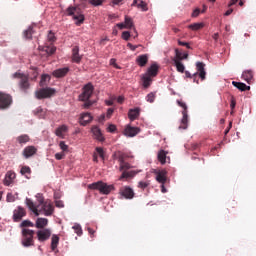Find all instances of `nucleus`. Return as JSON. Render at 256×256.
Masks as SVG:
<instances>
[{"label":"nucleus","mask_w":256,"mask_h":256,"mask_svg":"<svg viewBox=\"0 0 256 256\" xmlns=\"http://www.w3.org/2000/svg\"><path fill=\"white\" fill-rule=\"evenodd\" d=\"M16 141L19 145H27L31 141V138L27 134H22L16 138Z\"/></svg>","instance_id":"cd10ccee"},{"label":"nucleus","mask_w":256,"mask_h":256,"mask_svg":"<svg viewBox=\"0 0 256 256\" xmlns=\"http://www.w3.org/2000/svg\"><path fill=\"white\" fill-rule=\"evenodd\" d=\"M36 154H37V147H35V146H27L22 151V155H23L24 159H29V158L33 157V155H36Z\"/></svg>","instance_id":"f3484780"},{"label":"nucleus","mask_w":256,"mask_h":256,"mask_svg":"<svg viewBox=\"0 0 256 256\" xmlns=\"http://www.w3.org/2000/svg\"><path fill=\"white\" fill-rule=\"evenodd\" d=\"M48 41H50V43H55L56 41L55 34L51 31L48 33Z\"/></svg>","instance_id":"5fc2aeb1"},{"label":"nucleus","mask_w":256,"mask_h":256,"mask_svg":"<svg viewBox=\"0 0 256 256\" xmlns=\"http://www.w3.org/2000/svg\"><path fill=\"white\" fill-rule=\"evenodd\" d=\"M17 177V174L13 171H8L5 175V178L3 180V183L6 187H9L10 185H13L15 179Z\"/></svg>","instance_id":"dca6fc26"},{"label":"nucleus","mask_w":256,"mask_h":256,"mask_svg":"<svg viewBox=\"0 0 256 256\" xmlns=\"http://www.w3.org/2000/svg\"><path fill=\"white\" fill-rule=\"evenodd\" d=\"M205 27V23L199 22V23H193L188 25V29H191V31H201Z\"/></svg>","instance_id":"e433bc0d"},{"label":"nucleus","mask_w":256,"mask_h":256,"mask_svg":"<svg viewBox=\"0 0 256 256\" xmlns=\"http://www.w3.org/2000/svg\"><path fill=\"white\" fill-rule=\"evenodd\" d=\"M36 98L38 99H49L55 95V89L53 88H42L35 92Z\"/></svg>","instance_id":"1a4fd4ad"},{"label":"nucleus","mask_w":256,"mask_h":256,"mask_svg":"<svg viewBox=\"0 0 256 256\" xmlns=\"http://www.w3.org/2000/svg\"><path fill=\"white\" fill-rule=\"evenodd\" d=\"M242 79L246 81V83H251L253 80V72L251 70H246L242 73Z\"/></svg>","instance_id":"c9c22d12"},{"label":"nucleus","mask_w":256,"mask_h":256,"mask_svg":"<svg viewBox=\"0 0 256 256\" xmlns=\"http://www.w3.org/2000/svg\"><path fill=\"white\" fill-rule=\"evenodd\" d=\"M83 57L79 55V46H74L72 49V61L73 63H81Z\"/></svg>","instance_id":"5701e85b"},{"label":"nucleus","mask_w":256,"mask_h":256,"mask_svg":"<svg viewBox=\"0 0 256 256\" xmlns=\"http://www.w3.org/2000/svg\"><path fill=\"white\" fill-rule=\"evenodd\" d=\"M6 199H7L8 203L15 202V196L12 193H8Z\"/></svg>","instance_id":"6e6d98bb"},{"label":"nucleus","mask_w":256,"mask_h":256,"mask_svg":"<svg viewBox=\"0 0 256 256\" xmlns=\"http://www.w3.org/2000/svg\"><path fill=\"white\" fill-rule=\"evenodd\" d=\"M177 105L183 109L179 129H187V127H189V114L187 113V104L183 102V100H177Z\"/></svg>","instance_id":"20e7f679"},{"label":"nucleus","mask_w":256,"mask_h":256,"mask_svg":"<svg viewBox=\"0 0 256 256\" xmlns=\"http://www.w3.org/2000/svg\"><path fill=\"white\" fill-rule=\"evenodd\" d=\"M232 85L234 87H236V89H239V91H249L251 89V86H247L245 83L243 82H236L233 81Z\"/></svg>","instance_id":"c85d7f7f"},{"label":"nucleus","mask_w":256,"mask_h":256,"mask_svg":"<svg viewBox=\"0 0 256 256\" xmlns=\"http://www.w3.org/2000/svg\"><path fill=\"white\" fill-rule=\"evenodd\" d=\"M146 101L148 103H153L155 101V93L151 92L146 96Z\"/></svg>","instance_id":"8fccbe9b"},{"label":"nucleus","mask_w":256,"mask_h":256,"mask_svg":"<svg viewBox=\"0 0 256 256\" xmlns=\"http://www.w3.org/2000/svg\"><path fill=\"white\" fill-rule=\"evenodd\" d=\"M66 13L70 17H73L74 21H76V25H81L85 21V16L79 13V9L76 7L67 8Z\"/></svg>","instance_id":"423d86ee"},{"label":"nucleus","mask_w":256,"mask_h":256,"mask_svg":"<svg viewBox=\"0 0 256 256\" xmlns=\"http://www.w3.org/2000/svg\"><path fill=\"white\" fill-rule=\"evenodd\" d=\"M139 113H140L139 108L130 109L128 112V117H129L130 121H135V119H137V117H139Z\"/></svg>","instance_id":"72a5a7b5"},{"label":"nucleus","mask_w":256,"mask_h":256,"mask_svg":"<svg viewBox=\"0 0 256 256\" xmlns=\"http://www.w3.org/2000/svg\"><path fill=\"white\" fill-rule=\"evenodd\" d=\"M20 227H35V224H33V222H31L30 220H24L20 224Z\"/></svg>","instance_id":"09e8293b"},{"label":"nucleus","mask_w":256,"mask_h":256,"mask_svg":"<svg viewBox=\"0 0 256 256\" xmlns=\"http://www.w3.org/2000/svg\"><path fill=\"white\" fill-rule=\"evenodd\" d=\"M55 206L58 207L59 209H63V207H65V204H63V201L57 200L55 202Z\"/></svg>","instance_id":"e2e57ef3"},{"label":"nucleus","mask_w":256,"mask_h":256,"mask_svg":"<svg viewBox=\"0 0 256 256\" xmlns=\"http://www.w3.org/2000/svg\"><path fill=\"white\" fill-rule=\"evenodd\" d=\"M27 215V211H25V208L18 206L14 211H13V221L15 223H19L21 219H23Z\"/></svg>","instance_id":"f8f14e48"},{"label":"nucleus","mask_w":256,"mask_h":256,"mask_svg":"<svg viewBox=\"0 0 256 256\" xmlns=\"http://www.w3.org/2000/svg\"><path fill=\"white\" fill-rule=\"evenodd\" d=\"M63 157H65V152L55 154V159H57V161H61V159H63Z\"/></svg>","instance_id":"052dcab7"},{"label":"nucleus","mask_w":256,"mask_h":256,"mask_svg":"<svg viewBox=\"0 0 256 256\" xmlns=\"http://www.w3.org/2000/svg\"><path fill=\"white\" fill-rule=\"evenodd\" d=\"M38 201H39V205H42V210L46 217H50V215H53L54 208L51 202L45 201L43 200V198H40Z\"/></svg>","instance_id":"9b49d317"},{"label":"nucleus","mask_w":256,"mask_h":256,"mask_svg":"<svg viewBox=\"0 0 256 256\" xmlns=\"http://www.w3.org/2000/svg\"><path fill=\"white\" fill-rule=\"evenodd\" d=\"M136 62L138 63L139 67H145L149 62V56L147 54H143L137 57Z\"/></svg>","instance_id":"bb28decb"},{"label":"nucleus","mask_w":256,"mask_h":256,"mask_svg":"<svg viewBox=\"0 0 256 256\" xmlns=\"http://www.w3.org/2000/svg\"><path fill=\"white\" fill-rule=\"evenodd\" d=\"M174 65L179 73H185V65L179 60H174Z\"/></svg>","instance_id":"58836bf2"},{"label":"nucleus","mask_w":256,"mask_h":256,"mask_svg":"<svg viewBox=\"0 0 256 256\" xmlns=\"http://www.w3.org/2000/svg\"><path fill=\"white\" fill-rule=\"evenodd\" d=\"M26 205L36 217H39V205L36 206L35 203H33V200L29 198H26Z\"/></svg>","instance_id":"aec40b11"},{"label":"nucleus","mask_w":256,"mask_h":256,"mask_svg":"<svg viewBox=\"0 0 256 256\" xmlns=\"http://www.w3.org/2000/svg\"><path fill=\"white\" fill-rule=\"evenodd\" d=\"M36 235H37L38 241L43 243V242L49 240V238L51 237V230H49V229L38 230Z\"/></svg>","instance_id":"4468645a"},{"label":"nucleus","mask_w":256,"mask_h":256,"mask_svg":"<svg viewBox=\"0 0 256 256\" xmlns=\"http://www.w3.org/2000/svg\"><path fill=\"white\" fill-rule=\"evenodd\" d=\"M154 173L156 174V181L158 183H161V185L167 183V170H155Z\"/></svg>","instance_id":"2eb2a0df"},{"label":"nucleus","mask_w":256,"mask_h":256,"mask_svg":"<svg viewBox=\"0 0 256 256\" xmlns=\"http://www.w3.org/2000/svg\"><path fill=\"white\" fill-rule=\"evenodd\" d=\"M89 3L94 7H99V5H103V0H89Z\"/></svg>","instance_id":"3c124183"},{"label":"nucleus","mask_w":256,"mask_h":256,"mask_svg":"<svg viewBox=\"0 0 256 256\" xmlns=\"http://www.w3.org/2000/svg\"><path fill=\"white\" fill-rule=\"evenodd\" d=\"M49 220L47 218H38L36 220L35 227L37 229H45V226L48 225Z\"/></svg>","instance_id":"7c9ffc66"},{"label":"nucleus","mask_w":256,"mask_h":256,"mask_svg":"<svg viewBox=\"0 0 256 256\" xmlns=\"http://www.w3.org/2000/svg\"><path fill=\"white\" fill-rule=\"evenodd\" d=\"M95 88L93 84L88 83L83 87V92L79 95L80 101H89L91 99V95H93V91Z\"/></svg>","instance_id":"6e6552de"},{"label":"nucleus","mask_w":256,"mask_h":256,"mask_svg":"<svg viewBox=\"0 0 256 256\" xmlns=\"http://www.w3.org/2000/svg\"><path fill=\"white\" fill-rule=\"evenodd\" d=\"M33 26H29L28 29L24 31L25 39H32L33 38Z\"/></svg>","instance_id":"ea45409f"},{"label":"nucleus","mask_w":256,"mask_h":256,"mask_svg":"<svg viewBox=\"0 0 256 256\" xmlns=\"http://www.w3.org/2000/svg\"><path fill=\"white\" fill-rule=\"evenodd\" d=\"M67 131H69V128L67 127V125H61L56 129L55 134L57 137H61V139H63L64 137L63 133H67Z\"/></svg>","instance_id":"2f4dec72"},{"label":"nucleus","mask_w":256,"mask_h":256,"mask_svg":"<svg viewBox=\"0 0 256 256\" xmlns=\"http://www.w3.org/2000/svg\"><path fill=\"white\" fill-rule=\"evenodd\" d=\"M178 45H180V47H186V49H191V45H189V43L183 42L181 40H178Z\"/></svg>","instance_id":"4d7b16f0"},{"label":"nucleus","mask_w":256,"mask_h":256,"mask_svg":"<svg viewBox=\"0 0 256 256\" xmlns=\"http://www.w3.org/2000/svg\"><path fill=\"white\" fill-rule=\"evenodd\" d=\"M120 199H133L135 191L130 186H122L118 192Z\"/></svg>","instance_id":"0eeeda50"},{"label":"nucleus","mask_w":256,"mask_h":256,"mask_svg":"<svg viewBox=\"0 0 256 256\" xmlns=\"http://www.w3.org/2000/svg\"><path fill=\"white\" fill-rule=\"evenodd\" d=\"M175 55L176 58H174V61H183V59H187L189 57V54L187 53H182L179 51V49H175Z\"/></svg>","instance_id":"f704fd0d"},{"label":"nucleus","mask_w":256,"mask_h":256,"mask_svg":"<svg viewBox=\"0 0 256 256\" xmlns=\"http://www.w3.org/2000/svg\"><path fill=\"white\" fill-rule=\"evenodd\" d=\"M96 152L98 153L99 157L101 159H105V151L101 147H96Z\"/></svg>","instance_id":"603ef678"},{"label":"nucleus","mask_w":256,"mask_h":256,"mask_svg":"<svg viewBox=\"0 0 256 256\" xmlns=\"http://www.w3.org/2000/svg\"><path fill=\"white\" fill-rule=\"evenodd\" d=\"M20 173L21 175H31V168L29 166H23Z\"/></svg>","instance_id":"a18cd8bd"},{"label":"nucleus","mask_w":256,"mask_h":256,"mask_svg":"<svg viewBox=\"0 0 256 256\" xmlns=\"http://www.w3.org/2000/svg\"><path fill=\"white\" fill-rule=\"evenodd\" d=\"M118 161L120 163L119 171H129V169H133V166L129 164V162H125V155L121 154L118 158Z\"/></svg>","instance_id":"a211bd4d"},{"label":"nucleus","mask_w":256,"mask_h":256,"mask_svg":"<svg viewBox=\"0 0 256 256\" xmlns=\"http://www.w3.org/2000/svg\"><path fill=\"white\" fill-rule=\"evenodd\" d=\"M157 158L161 165H165V163H167V151L160 150L158 152Z\"/></svg>","instance_id":"473e14b6"},{"label":"nucleus","mask_w":256,"mask_h":256,"mask_svg":"<svg viewBox=\"0 0 256 256\" xmlns=\"http://www.w3.org/2000/svg\"><path fill=\"white\" fill-rule=\"evenodd\" d=\"M34 115H37L40 118L45 117V114L43 113V108L38 107L34 110Z\"/></svg>","instance_id":"49530a36"},{"label":"nucleus","mask_w":256,"mask_h":256,"mask_svg":"<svg viewBox=\"0 0 256 256\" xmlns=\"http://www.w3.org/2000/svg\"><path fill=\"white\" fill-rule=\"evenodd\" d=\"M137 173H139V171H135V170L128 171V170H126V171L122 172L119 180L123 181V179H131V178L135 177V175H137Z\"/></svg>","instance_id":"393cba45"},{"label":"nucleus","mask_w":256,"mask_h":256,"mask_svg":"<svg viewBox=\"0 0 256 256\" xmlns=\"http://www.w3.org/2000/svg\"><path fill=\"white\" fill-rule=\"evenodd\" d=\"M72 229H74L75 233L81 237V235H83V229L81 228V225L76 224L72 227Z\"/></svg>","instance_id":"37998d69"},{"label":"nucleus","mask_w":256,"mask_h":256,"mask_svg":"<svg viewBox=\"0 0 256 256\" xmlns=\"http://www.w3.org/2000/svg\"><path fill=\"white\" fill-rule=\"evenodd\" d=\"M201 14V9L196 8L193 12H192V17H199V15Z\"/></svg>","instance_id":"680f3d73"},{"label":"nucleus","mask_w":256,"mask_h":256,"mask_svg":"<svg viewBox=\"0 0 256 256\" xmlns=\"http://www.w3.org/2000/svg\"><path fill=\"white\" fill-rule=\"evenodd\" d=\"M137 7L138 9H141V11H149V7L147 6V2L143 0H134L132 3V7Z\"/></svg>","instance_id":"b1692460"},{"label":"nucleus","mask_w":256,"mask_h":256,"mask_svg":"<svg viewBox=\"0 0 256 256\" xmlns=\"http://www.w3.org/2000/svg\"><path fill=\"white\" fill-rule=\"evenodd\" d=\"M107 129L109 133H115V131H117V126H115V124H110Z\"/></svg>","instance_id":"13d9d810"},{"label":"nucleus","mask_w":256,"mask_h":256,"mask_svg":"<svg viewBox=\"0 0 256 256\" xmlns=\"http://www.w3.org/2000/svg\"><path fill=\"white\" fill-rule=\"evenodd\" d=\"M44 51H45V53L47 54V55H53V54H55V51H57V48L56 47H54V46H45L44 47Z\"/></svg>","instance_id":"79ce46f5"},{"label":"nucleus","mask_w":256,"mask_h":256,"mask_svg":"<svg viewBox=\"0 0 256 256\" xmlns=\"http://www.w3.org/2000/svg\"><path fill=\"white\" fill-rule=\"evenodd\" d=\"M69 71H70L69 67H64V68L54 70L52 75L57 79H61L62 77H65L67 73H69Z\"/></svg>","instance_id":"6ab92c4d"},{"label":"nucleus","mask_w":256,"mask_h":256,"mask_svg":"<svg viewBox=\"0 0 256 256\" xmlns=\"http://www.w3.org/2000/svg\"><path fill=\"white\" fill-rule=\"evenodd\" d=\"M35 235V231L24 228L22 229V245L23 247H31L33 246L34 240L33 236Z\"/></svg>","instance_id":"39448f33"},{"label":"nucleus","mask_w":256,"mask_h":256,"mask_svg":"<svg viewBox=\"0 0 256 256\" xmlns=\"http://www.w3.org/2000/svg\"><path fill=\"white\" fill-rule=\"evenodd\" d=\"M59 147L60 149H62L63 151H67V149H69V146L67 144H65V141H61L59 143Z\"/></svg>","instance_id":"bf43d9fd"},{"label":"nucleus","mask_w":256,"mask_h":256,"mask_svg":"<svg viewBox=\"0 0 256 256\" xmlns=\"http://www.w3.org/2000/svg\"><path fill=\"white\" fill-rule=\"evenodd\" d=\"M13 79H18V87L22 93H29L31 83H29V75L21 73L20 71L12 75Z\"/></svg>","instance_id":"f257e3e1"},{"label":"nucleus","mask_w":256,"mask_h":256,"mask_svg":"<svg viewBox=\"0 0 256 256\" xmlns=\"http://www.w3.org/2000/svg\"><path fill=\"white\" fill-rule=\"evenodd\" d=\"M141 133V129L139 127H133L131 125H127L124 129V135L126 137H135Z\"/></svg>","instance_id":"ddd939ff"},{"label":"nucleus","mask_w":256,"mask_h":256,"mask_svg":"<svg viewBox=\"0 0 256 256\" xmlns=\"http://www.w3.org/2000/svg\"><path fill=\"white\" fill-rule=\"evenodd\" d=\"M91 121H93V116L89 112L83 113L80 117V125H83V127L89 125Z\"/></svg>","instance_id":"412c9836"},{"label":"nucleus","mask_w":256,"mask_h":256,"mask_svg":"<svg viewBox=\"0 0 256 256\" xmlns=\"http://www.w3.org/2000/svg\"><path fill=\"white\" fill-rule=\"evenodd\" d=\"M117 27L120 28V29H127V26L125 25V22L124 23H118Z\"/></svg>","instance_id":"338daca9"},{"label":"nucleus","mask_w":256,"mask_h":256,"mask_svg":"<svg viewBox=\"0 0 256 256\" xmlns=\"http://www.w3.org/2000/svg\"><path fill=\"white\" fill-rule=\"evenodd\" d=\"M59 245V237L55 234L52 235L51 239V249L52 251H55L57 249V246Z\"/></svg>","instance_id":"4c0bfd02"},{"label":"nucleus","mask_w":256,"mask_h":256,"mask_svg":"<svg viewBox=\"0 0 256 256\" xmlns=\"http://www.w3.org/2000/svg\"><path fill=\"white\" fill-rule=\"evenodd\" d=\"M13 103V97L11 95L0 92V109H9Z\"/></svg>","instance_id":"9d476101"},{"label":"nucleus","mask_w":256,"mask_h":256,"mask_svg":"<svg viewBox=\"0 0 256 256\" xmlns=\"http://www.w3.org/2000/svg\"><path fill=\"white\" fill-rule=\"evenodd\" d=\"M48 81L51 80V76H49L48 74H43L41 76V81H40V86L43 87L45 85V81Z\"/></svg>","instance_id":"de8ad7c7"},{"label":"nucleus","mask_w":256,"mask_h":256,"mask_svg":"<svg viewBox=\"0 0 256 256\" xmlns=\"http://www.w3.org/2000/svg\"><path fill=\"white\" fill-rule=\"evenodd\" d=\"M235 105H237V102L235 101V98H234V97H232V99H231V103H230V107H231V109H233V108L235 107Z\"/></svg>","instance_id":"69168bd1"},{"label":"nucleus","mask_w":256,"mask_h":256,"mask_svg":"<svg viewBox=\"0 0 256 256\" xmlns=\"http://www.w3.org/2000/svg\"><path fill=\"white\" fill-rule=\"evenodd\" d=\"M131 37V32L130 31H124L122 33V39H124V41H129Z\"/></svg>","instance_id":"864d4df0"},{"label":"nucleus","mask_w":256,"mask_h":256,"mask_svg":"<svg viewBox=\"0 0 256 256\" xmlns=\"http://www.w3.org/2000/svg\"><path fill=\"white\" fill-rule=\"evenodd\" d=\"M196 69H197V73H194L193 76L191 75V73L189 71H185L186 77H188V79L193 78L194 83H199V80H197V76L199 75L200 79L202 81H205V77L207 75V72H205V63L197 62Z\"/></svg>","instance_id":"7ed1b4c3"},{"label":"nucleus","mask_w":256,"mask_h":256,"mask_svg":"<svg viewBox=\"0 0 256 256\" xmlns=\"http://www.w3.org/2000/svg\"><path fill=\"white\" fill-rule=\"evenodd\" d=\"M88 189L96 190L102 193V195H109L111 191H115L114 185H108L103 181L94 182L88 185Z\"/></svg>","instance_id":"f03ea898"},{"label":"nucleus","mask_w":256,"mask_h":256,"mask_svg":"<svg viewBox=\"0 0 256 256\" xmlns=\"http://www.w3.org/2000/svg\"><path fill=\"white\" fill-rule=\"evenodd\" d=\"M149 185H151V182L149 180L146 181H140L138 182V189H142V191H145V189H147V187H149Z\"/></svg>","instance_id":"a19ab883"},{"label":"nucleus","mask_w":256,"mask_h":256,"mask_svg":"<svg viewBox=\"0 0 256 256\" xmlns=\"http://www.w3.org/2000/svg\"><path fill=\"white\" fill-rule=\"evenodd\" d=\"M157 73H159V66L157 64H152L148 68L146 75L149 77H157Z\"/></svg>","instance_id":"a878e982"},{"label":"nucleus","mask_w":256,"mask_h":256,"mask_svg":"<svg viewBox=\"0 0 256 256\" xmlns=\"http://www.w3.org/2000/svg\"><path fill=\"white\" fill-rule=\"evenodd\" d=\"M124 24L126 25V29H131V27H133V19L125 16Z\"/></svg>","instance_id":"c03bdc74"},{"label":"nucleus","mask_w":256,"mask_h":256,"mask_svg":"<svg viewBox=\"0 0 256 256\" xmlns=\"http://www.w3.org/2000/svg\"><path fill=\"white\" fill-rule=\"evenodd\" d=\"M212 39H214L215 42L217 43V41H219V33H214V34L212 35Z\"/></svg>","instance_id":"774afa93"},{"label":"nucleus","mask_w":256,"mask_h":256,"mask_svg":"<svg viewBox=\"0 0 256 256\" xmlns=\"http://www.w3.org/2000/svg\"><path fill=\"white\" fill-rule=\"evenodd\" d=\"M127 47H129V49L132 51H136L139 46L128 43Z\"/></svg>","instance_id":"0e129e2a"},{"label":"nucleus","mask_w":256,"mask_h":256,"mask_svg":"<svg viewBox=\"0 0 256 256\" xmlns=\"http://www.w3.org/2000/svg\"><path fill=\"white\" fill-rule=\"evenodd\" d=\"M142 83L144 89H149V87H151V83H153V79L151 78V76L144 74L142 76Z\"/></svg>","instance_id":"c756f323"},{"label":"nucleus","mask_w":256,"mask_h":256,"mask_svg":"<svg viewBox=\"0 0 256 256\" xmlns=\"http://www.w3.org/2000/svg\"><path fill=\"white\" fill-rule=\"evenodd\" d=\"M91 131L94 135V139L97 141H105V137L103 136V133L101 132V129L98 128V126H92Z\"/></svg>","instance_id":"4be33fe9"}]
</instances>
